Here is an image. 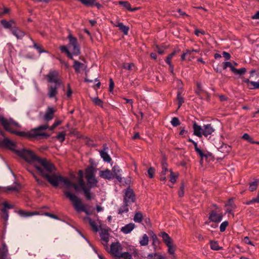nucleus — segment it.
Segmentation results:
<instances>
[{
  "label": "nucleus",
  "mask_w": 259,
  "mask_h": 259,
  "mask_svg": "<svg viewBox=\"0 0 259 259\" xmlns=\"http://www.w3.org/2000/svg\"><path fill=\"white\" fill-rule=\"evenodd\" d=\"M143 220V216L142 213L137 212L134 217V221L136 223H141Z\"/></svg>",
  "instance_id": "obj_34"
},
{
  "label": "nucleus",
  "mask_w": 259,
  "mask_h": 259,
  "mask_svg": "<svg viewBox=\"0 0 259 259\" xmlns=\"http://www.w3.org/2000/svg\"><path fill=\"white\" fill-rule=\"evenodd\" d=\"M243 240H244V243H245L246 244H249V245H251L252 246H254V244H253V243L250 240L249 237H248V236L245 237L244 238Z\"/></svg>",
  "instance_id": "obj_55"
},
{
  "label": "nucleus",
  "mask_w": 259,
  "mask_h": 259,
  "mask_svg": "<svg viewBox=\"0 0 259 259\" xmlns=\"http://www.w3.org/2000/svg\"><path fill=\"white\" fill-rule=\"evenodd\" d=\"M8 248L5 243L3 242L0 248V259H6L8 254Z\"/></svg>",
  "instance_id": "obj_23"
},
{
  "label": "nucleus",
  "mask_w": 259,
  "mask_h": 259,
  "mask_svg": "<svg viewBox=\"0 0 259 259\" xmlns=\"http://www.w3.org/2000/svg\"><path fill=\"white\" fill-rule=\"evenodd\" d=\"M151 238L153 240V245L158 243V238L157 237V236L154 233H152V234L151 235Z\"/></svg>",
  "instance_id": "obj_62"
},
{
  "label": "nucleus",
  "mask_w": 259,
  "mask_h": 259,
  "mask_svg": "<svg viewBox=\"0 0 259 259\" xmlns=\"http://www.w3.org/2000/svg\"><path fill=\"white\" fill-rule=\"evenodd\" d=\"M185 185L184 181H182L181 185L179 188V197H183L185 194Z\"/></svg>",
  "instance_id": "obj_42"
},
{
  "label": "nucleus",
  "mask_w": 259,
  "mask_h": 259,
  "mask_svg": "<svg viewBox=\"0 0 259 259\" xmlns=\"http://www.w3.org/2000/svg\"><path fill=\"white\" fill-rule=\"evenodd\" d=\"M0 121L2 122V125L6 131L21 137L32 138L37 137H48L49 136L48 134L40 132L41 130H46L48 128L47 124L41 125L27 133H25L17 131L13 129L14 127H20V126L11 118L1 117Z\"/></svg>",
  "instance_id": "obj_3"
},
{
  "label": "nucleus",
  "mask_w": 259,
  "mask_h": 259,
  "mask_svg": "<svg viewBox=\"0 0 259 259\" xmlns=\"http://www.w3.org/2000/svg\"><path fill=\"white\" fill-rule=\"evenodd\" d=\"M0 146L7 148L14 152L28 163L33 165L39 172L42 168H46L48 170L52 167L47 162L46 159H42L36 156L32 151L25 149H16V144L8 138H5L2 141H0Z\"/></svg>",
  "instance_id": "obj_2"
},
{
  "label": "nucleus",
  "mask_w": 259,
  "mask_h": 259,
  "mask_svg": "<svg viewBox=\"0 0 259 259\" xmlns=\"http://www.w3.org/2000/svg\"><path fill=\"white\" fill-rule=\"evenodd\" d=\"M183 19L185 22L190 20V16L179 9V20Z\"/></svg>",
  "instance_id": "obj_29"
},
{
  "label": "nucleus",
  "mask_w": 259,
  "mask_h": 259,
  "mask_svg": "<svg viewBox=\"0 0 259 259\" xmlns=\"http://www.w3.org/2000/svg\"><path fill=\"white\" fill-rule=\"evenodd\" d=\"M242 138L246 141L251 140V137L247 133H245L243 135Z\"/></svg>",
  "instance_id": "obj_61"
},
{
  "label": "nucleus",
  "mask_w": 259,
  "mask_h": 259,
  "mask_svg": "<svg viewBox=\"0 0 259 259\" xmlns=\"http://www.w3.org/2000/svg\"><path fill=\"white\" fill-rule=\"evenodd\" d=\"M193 135L201 138L203 136V126L198 125L196 121H194L193 124Z\"/></svg>",
  "instance_id": "obj_14"
},
{
  "label": "nucleus",
  "mask_w": 259,
  "mask_h": 259,
  "mask_svg": "<svg viewBox=\"0 0 259 259\" xmlns=\"http://www.w3.org/2000/svg\"><path fill=\"white\" fill-rule=\"evenodd\" d=\"M197 89L195 90V93L199 97H200L201 92L204 93V91L202 89V84L200 82L197 81L196 82Z\"/></svg>",
  "instance_id": "obj_33"
},
{
  "label": "nucleus",
  "mask_w": 259,
  "mask_h": 259,
  "mask_svg": "<svg viewBox=\"0 0 259 259\" xmlns=\"http://www.w3.org/2000/svg\"><path fill=\"white\" fill-rule=\"evenodd\" d=\"M64 195L72 203L74 209L78 212L83 211L87 215L91 214L90 211L85 207L81 200L75 193L69 191H63Z\"/></svg>",
  "instance_id": "obj_5"
},
{
  "label": "nucleus",
  "mask_w": 259,
  "mask_h": 259,
  "mask_svg": "<svg viewBox=\"0 0 259 259\" xmlns=\"http://www.w3.org/2000/svg\"><path fill=\"white\" fill-rule=\"evenodd\" d=\"M99 175L100 177L105 179L111 180L113 178V174L109 169L100 171Z\"/></svg>",
  "instance_id": "obj_20"
},
{
  "label": "nucleus",
  "mask_w": 259,
  "mask_h": 259,
  "mask_svg": "<svg viewBox=\"0 0 259 259\" xmlns=\"http://www.w3.org/2000/svg\"><path fill=\"white\" fill-rule=\"evenodd\" d=\"M81 3L87 6H92L96 0H79Z\"/></svg>",
  "instance_id": "obj_50"
},
{
  "label": "nucleus",
  "mask_w": 259,
  "mask_h": 259,
  "mask_svg": "<svg viewBox=\"0 0 259 259\" xmlns=\"http://www.w3.org/2000/svg\"><path fill=\"white\" fill-rule=\"evenodd\" d=\"M1 24L5 28H10L14 24V22L13 20L7 21L5 20H2L1 21Z\"/></svg>",
  "instance_id": "obj_31"
},
{
  "label": "nucleus",
  "mask_w": 259,
  "mask_h": 259,
  "mask_svg": "<svg viewBox=\"0 0 259 259\" xmlns=\"http://www.w3.org/2000/svg\"><path fill=\"white\" fill-rule=\"evenodd\" d=\"M100 237L104 246L107 247V244L109 241V234L106 229H102L100 233Z\"/></svg>",
  "instance_id": "obj_12"
},
{
  "label": "nucleus",
  "mask_w": 259,
  "mask_h": 259,
  "mask_svg": "<svg viewBox=\"0 0 259 259\" xmlns=\"http://www.w3.org/2000/svg\"><path fill=\"white\" fill-rule=\"evenodd\" d=\"M154 173L155 170L153 167H151L148 169V174L150 178H153L154 177Z\"/></svg>",
  "instance_id": "obj_52"
},
{
  "label": "nucleus",
  "mask_w": 259,
  "mask_h": 259,
  "mask_svg": "<svg viewBox=\"0 0 259 259\" xmlns=\"http://www.w3.org/2000/svg\"><path fill=\"white\" fill-rule=\"evenodd\" d=\"M135 226L134 223H129L121 228V231L124 234H127L131 233L135 228Z\"/></svg>",
  "instance_id": "obj_19"
},
{
  "label": "nucleus",
  "mask_w": 259,
  "mask_h": 259,
  "mask_svg": "<svg viewBox=\"0 0 259 259\" xmlns=\"http://www.w3.org/2000/svg\"><path fill=\"white\" fill-rule=\"evenodd\" d=\"M55 110L52 107H49L44 115L45 120L49 121L53 118Z\"/></svg>",
  "instance_id": "obj_17"
},
{
  "label": "nucleus",
  "mask_w": 259,
  "mask_h": 259,
  "mask_svg": "<svg viewBox=\"0 0 259 259\" xmlns=\"http://www.w3.org/2000/svg\"><path fill=\"white\" fill-rule=\"evenodd\" d=\"M229 225V222L227 221H224L222 222L220 226V230L221 232H224L225 231L227 227Z\"/></svg>",
  "instance_id": "obj_44"
},
{
  "label": "nucleus",
  "mask_w": 259,
  "mask_h": 259,
  "mask_svg": "<svg viewBox=\"0 0 259 259\" xmlns=\"http://www.w3.org/2000/svg\"><path fill=\"white\" fill-rule=\"evenodd\" d=\"M65 135L64 132H61L56 136V138L60 142H63L65 139Z\"/></svg>",
  "instance_id": "obj_45"
},
{
  "label": "nucleus",
  "mask_w": 259,
  "mask_h": 259,
  "mask_svg": "<svg viewBox=\"0 0 259 259\" xmlns=\"http://www.w3.org/2000/svg\"><path fill=\"white\" fill-rule=\"evenodd\" d=\"M68 38V46H62L60 47V50L62 52L65 53L69 59L73 60V56H77L80 54V47L75 37L69 34Z\"/></svg>",
  "instance_id": "obj_4"
},
{
  "label": "nucleus",
  "mask_w": 259,
  "mask_h": 259,
  "mask_svg": "<svg viewBox=\"0 0 259 259\" xmlns=\"http://www.w3.org/2000/svg\"><path fill=\"white\" fill-rule=\"evenodd\" d=\"M223 56L225 58L226 60H229L231 58V55L230 53L223 51L222 53Z\"/></svg>",
  "instance_id": "obj_57"
},
{
  "label": "nucleus",
  "mask_w": 259,
  "mask_h": 259,
  "mask_svg": "<svg viewBox=\"0 0 259 259\" xmlns=\"http://www.w3.org/2000/svg\"><path fill=\"white\" fill-rule=\"evenodd\" d=\"M188 141L189 142H191L193 144V145L194 146L195 151V152L199 155V156L201 157V160L200 161H202L203 160V156H205L204 155V153L203 152V150L200 149L198 147L197 143L195 142L194 140L191 139V138H189L188 139Z\"/></svg>",
  "instance_id": "obj_16"
},
{
  "label": "nucleus",
  "mask_w": 259,
  "mask_h": 259,
  "mask_svg": "<svg viewBox=\"0 0 259 259\" xmlns=\"http://www.w3.org/2000/svg\"><path fill=\"white\" fill-rule=\"evenodd\" d=\"M166 246L168 247V252L171 254H173L175 252L174 248L172 246V242L168 244V245H166Z\"/></svg>",
  "instance_id": "obj_53"
},
{
  "label": "nucleus",
  "mask_w": 259,
  "mask_h": 259,
  "mask_svg": "<svg viewBox=\"0 0 259 259\" xmlns=\"http://www.w3.org/2000/svg\"><path fill=\"white\" fill-rule=\"evenodd\" d=\"M119 4L131 11H133L135 10L131 9V5L130 3L127 2H120Z\"/></svg>",
  "instance_id": "obj_49"
},
{
  "label": "nucleus",
  "mask_w": 259,
  "mask_h": 259,
  "mask_svg": "<svg viewBox=\"0 0 259 259\" xmlns=\"http://www.w3.org/2000/svg\"><path fill=\"white\" fill-rule=\"evenodd\" d=\"M135 195L132 189L128 188L125 190L123 202L125 204L133 203L135 201Z\"/></svg>",
  "instance_id": "obj_7"
},
{
  "label": "nucleus",
  "mask_w": 259,
  "mask_h": 259,
  "mask_svg": "<svg viewBox=\"0 0 259 259\" xmlns=\"http://www.w3.org/2000/svg\"><path fill=\"white\" fill-rule=\"evenodd\" d=\"M58 73L56 71H51L47 75V79L49 82H53L55 85H60L61 81L58 79Z\"/></svg>",
  "instance_id": "obj_8"
},
{
  "label": "nucleus",
  "mask_w": 259,
  "mask_h": 259,
  "mask_svg": "<svg viewBox=\"0 0 259 259\" xmlns=\"http://www.w3.org/2000/svg\"><path fill=\"white\" fill-rule=\"evenodd\" d=\"M130 204H125L124 202V204L121 206L118 209V213L122 214L123 213L127 212L128 211V206Z\"/></svg>",
  "instance_id": "obj_40"
},
{
  "label": "nucleus",
  "mask_w": 259,
  "mask_h": 259,
  "mask_svg": "<svg viewBox=\"0 0 259 259\" xmlns=\"http://www.w3.org/2000/svg\"><path fill=\"white\" fill-rule=\"evenodd\" d=\"M227 67H229L231 71H232V69L234 68V66L230 62L225 61L223 62V69L224 70L226 69Z\"/></svg>",
  "instance_id": "obj_47"
},
{
  "label": "nucleus",
  "mask_w": 259,
  "mask_h": 259,
  "mask_svg": "<svg viewBox=\"0 0 259 259\" xmlns=\"http://www.w3.org/2000/svg\"><path fill=\"white\" fill-rule=\"evenodd\" d=\"M222 214H218L215 210H211L209 214L208 220L213 223H219L223 219Z\"/></svg>",
  "instance_id": "obj_10"
},
{
  "label": "nucleus",
  "mask_w": 259,
  "mask_h": 259,
  "mask_svg": "<svg viewBox=\"0 0 259 259\" xmlns=\"http://www.w3.org/2000/svg\"><path fill=\"white\" fill-rule=\"evenodd\" d=\"M85 179L87 181L89 188L97 186L98 181L95 178V170L92 167H88L85 171Z\"/></svg>",
  "instance_id": "obj_6"
},
{
  "label": "nucleus",
  "mask_w": 259,
  "mask_h": 259,
  "mask_svg": "<svg viewBox=\"0 0 259 259\" xmlns=\"http://www.w3.org/2000/svg\"><path fill=\"white\" fill-rule=\"evenodd\" d=\"M31 41L33 42V47L36 49L39 54L42 53H47V52L44 50L40 45H38L33 41L32 39Z\"/></svg>",
  "instance_id": "obj_37"
},
{
  "label": "nucleus",
  "mask_w": 259,
  "mask_h": 259,
  "mask_svg": "<svg viewBox=\"0 0 259 259\" xmlns=\"http://www.w3.org/2000/svg\"><path fill=\"white\" fill-rule=\"evenodd\" d=\"M92 101L95 105L100 106L102 108L103 107L102 101L98 97L92 98Z\"/></svg>",
  "instance_id": "obj_46"
},
{
  "label": "nucleus",
  "mask_w": 259,
  "mask_h": 259,
  "mask_svg": "<svg viewBox=\"0 0 259 259\" xmlns=\"http://www.w3.org/2000/svg\"><path fill=\"white\" fill-rule=\"evenodd\" d=\"M170 172V180L169 181L172 184H174L176 181V177L174 175L172 171L171 170H169Z\"/></svg>",
  "instance_id": "obj_54"
},
{
  "label": "nucleus",
  "mask_w": 259,
  "mask_h": 259,
  "mask_svg": "<svg viewBox=\"0 0 259 259\" xmlns=\"http://www.w3.org/2000/svg\"><path fill=\"white\" fill-rule=\"evenodd\" d=\"M73 67L77 73H79L81 71L86 69L87 66L85 63L79 62L76 60H74Z\"/></svg>",
  "instance_id": "obj_15"
},
{
  "label": "nucleus",
  "mask_w": 259,
  "mask_h": 259,
  "mask_svg": "<svg viewBox=\"0 0 259 259\" xmlns=\"http://www.w3.org/2000/svg\"><path fill=\"white\" fill-rule=\"evenodd\" d=\"M217 149L219 151L222 153H227L230 151L231 147L226 144L222 143V145L220 147H217Z\"/></svg>",
  "instance_id": "obj_25"
},
{
  "label": "nucleus",
  "mask_w": 259,
  "mask_h": 259,
  "mask_svg": "<svg viewBox=\"0 0 259 259\" xmlns=\"http://www.w3.org/2000/svg\"><path fill=\"white\" fill-rule=\"evenodd\" d=\"M122 246L120 243L115 242L111 244L110 252L115 256L117 257L121 252Z\"/></svg>",
  "instance_id": "obj_9"
},
{
  "label": "nucleus",
  "mask_w": 259,
  "mask_h": 259,
  "mask_svg": "<svg viewBox=\"0 0 259 259\" xmlns=\"http://www.w3.org/2000/svg\"><path fill=\"white\" fill-rule=\"evenodd\" d=\"M215 131V129L211 123L204 124L203 126V136L207 137Z\"/></svg>",
  "instance_id": "obj_13"
},
{
  "label": "nucleus",
  "mask_w": 259,
  "mask_h": 259,
  "mask_svg": "<svg viewBox=\"0 0 259 259\" xmlns=\"http://www.w3.org/2000/svg\"><path fill=\"white\" fill-rule=\"evenodd\" d=\"M171 124L174 126H177L178 125V118L174 117L170 121Z\"/></svg>",
  "instance_id": "obj_56"
},
{
  "label": "nucleus",
  "mask_w": 259,
  "mask_h": 259,
  "mask_svg": "<svg viewBox=\"0 0 259 259\" xmlns=\"http://www.w3.org/2000/svg\"><path fill=\"white\" fill-rule=\"evenodd\" d=\"M232 72L235 74L242 75L246 72V69L244 67H242L240 69H237L234 67V68L232 69Z\"/></svg>",
  "instance_id": "obj_32"
},
{
  "label": "nucleus",
  "mask_w": 259,
  "mask_h": 259,
  "mask_svg": "<svg viewBox=\"0 0 259 259\" xmlns=\"http://www.w3.org/2000/svg\"><path fill=\"white\" fill-rule=\"evenodd\" d=\"M157 253H149L147 256V259H156L155 258V257L157 256ZM157 259V258H156Z\"/></svg>",
  "instance_id": "obj_60"
},
{
  "label": "nucleus",
  "mask_w": 259,
  "mask_h": 259,
  "mask_svg": "<svg viewBox=\"0 0 259 259\" xmlns=\"http://www.w3.org/2000/svg\"><path fill=\"white\" fill-rule=\"evenodd\" d=\"M140 244L141 246H146L149 243V238L147 234H144L139 240Z\"/></svg>",
  "instance_id": "obj_30"
},
{
  "label": "nucleus",
  "mask_w": 259,
  "mask_h": 259,
  "mask_svg": "<svg viewBox=\"0 0 259 259\" xmlns=\"http://www.w3.org/2000/svg\"><path fill=\"white\" fill-rule=\"evenodd\" d=\"M243 82L246 83L247 87L249 90L259 89V79L257 81H253L249 80L248 78H244Z\"/></svg>",
  "instance_id": "obj_11"
},
{
  "label": "nucleus",
  "mask_w": 259,
  "mask_h": 259,
  "mask_svg": "<svg viewBox=\"0 0 259 259\" xmlns=\"http://www.w3.org/2000/svg\"><path fill=\"white\" fill-rule=\"evenodd\" d=\"M193 58L194 57L190 50H186L181 56V58L182 61H191Z\"/></svg>",
  "instance_id": "obj_21"
},
{
  "label": "nucleus",
  "mask_w": 259,
  "mask_h": 259,
  "mask_svg": "<svg viewBox=\"0 0 259 259\" xmlns=\"http://www.w3.org/2000/svg\"><path fill=\"white\" fill-rule=\"evenodd\" d=\"M108 148H104V149L100 151V155L103 160L108 162H110L111 161V158L107 152Z\"/></svg>",
  "instance_id": "obj_24"
},
{
  "label": "nucleus",
  "mask_w": 259,
  "mask_h": 259,
  "mask_svg": "<svg viewBox=\"0 0 259 259\" xmlns=\"http://www.w3.org/2000/svg\"><path fill=\"white\" fill-rule=\"evenodd\" d=\"M31 172L33 175L34 178L35 179V181L37 182V184L39 185L42 186V185H45V183L42 181L38 179L33 173H32V172Z\"/></svg>",
  "instance_id": "obj_58"
},
{
  "label": "nucleus",
  "mask_w": 259,
  "mask_h": 259,
  "mask_svg": "<svg viewBox=\"0 0 259 259\" xmlns=\"http://www.w3.org/2000/svg\"><path fill=\"white\" fill-rule=\"evenodd\" d=\"M118 26L120 30L122 31V32H127L129 28L127 26H125L122 23H119Z\"/></svg>",
  "instance_id": "obj_48"
},
{
  "label": "nucleus",
  "mask_w": 259,
  "mask_h": 259,
  "mask_svg": "<svg viewBox=\"0 0 259 259\" xmlns=\"http://www.w3.org/2000/svg\"><path fill=\"white\" fill-rule=\"evenodd\" d=\"M233 209L232 207H228L225 210V214L229 213L234 215Z\"/></svg>",
  "instance_id": "obj_63"
},
{
  "label": "nucleus",
  "mask_w": 259,
  "mask_h": 259,
  "mask_svg": "<svg viewBox=\"0 0 259 259\" xmlns=\"http://www.w3.org/2000/svg\"><path fill=\"white\" fill-rule=\"evenodd\" d=\"M91 188H87L82 190L85 198L88 200H91L93 198V195L91 192Z\"/></svg>",
  "instance_id": "obj_38"
},
{
  "label": "nucleus",
  "mask_w": 259,
  "mask_h": 259,
  "mask_svg": "<svg viewBox=\"0 0 259 259\" xmlns=\"http://www.w3.org/2000/svg\"><path fill=\"white\" fill-rule=\"evenodd\" d=\"M59 85H51L49 87L48 96L50 98H56L57 89Z\"/></svg>",
  "instance_id": "obj_18"
},
{
  "label": "nucleus",
  "mask_w": 259,
  "mask_h": 259,
  "mask_svg": "<svg viewBox=\"0 0 259 259\" xmlns=\"http://www.w3.org/2000/svg\"><path fill=\"white\" fill-rule=\"evenodd\" d=\"M159 235L162 237L166 245H168V244L171 243V239L166 233L164 232H161Z\"/></svg>",
  "instance_id": "obj_26"
},
{
  "label": "nucleus",
  "mask_w": 259,
  "mask_h": 259,
  "mask_svg": "<svg viewBox=\"0 0 259 259\" xmlns=\"http://www.w3.org/2000/svg\"><path fill=\"white\" fill-rule=\"evenodd\" d=\"M167 166V163L165 162L164 160H163L161 162L162 171H161L160 175H165L166 172L168 171Z\"/></svg>",
  "instance_id": "obj_41"
},
{
  "label": "nucleus",
  "mask_w": 259,
  "mask_h": 259,
  "mask_svg": "<svg viewBox=\"0 0 259 259\" xmlns=\"http://www.w3.org/2000/svg\"><path fill=\"white\" fill-rule=\"evenodd\" d=\"M84 220L88 221L90 225L95 232H97L99 231V223L98 222L93 220L92 219L88 217L85 218Z\"/></svg>",
  "instance_id": "obj_22"
},
{
  "label": "nucleus",
  "mask_w": 259,
  "mask_h": 259,
  "mask_svg": "<svg viewBox=\"0 0 259 259\" xmlns=\"http://www.w3.org/2000/svg\"><path fill=\"white\" fill-rule=\"evenodd\" d=\"M134 66L133 64H125L123 65V67L127 70L132 69V67Z\"/></svg>",
  "instance_id": "obj_64"
},
{
  "label": "nucleus",
  "mask_w": 259,
  "mask_h": 259,
  "mask_svg": "<svg viewBox=\"0 0 259 259\" xmlns=\"http://www.w3.org/2000/svg\"><path fill=\"white\" fill-rule=\"evenodd\" d=\"M47 162L51 165L52 167L48 170L46 168H42L40 174L45 178L48 182H49L53 186L57 187L58 186L60 182H62L64 185V191H70V188L73 187L76 192H79L81 190H83L88 188L85 186V182L81 178H79L78 180V184L71 182L67 178L62 177L60 174L57 172V170L55 166L49 161L47 160Z\"/></svg>",
  "instance_id": "obj_1"
},
{
  "label": "nucleus",
  "mask_w": 259,
  "mask_h": 259,
  "mask_svg": "<svg viewBox=\"0 0 259 259\" xmlns=\"http://www.w3.org/2000/svg\"><path fill=\"white\" fill-rule=\"evenodd\" d=\"M1 211H2V213H3V218L5 220H7L8 219V218H9V212H8V211L5 208H3L1 209Z\"/></svg>",
  "instance_id": "obj_51"
},
{
  "label": "nucleus",
  "mask_w": 259,
  "mask_h": 259,
  "mask_svg": "<svg viewBox=\"0 0 259 259\" xmlns=\"http://www.w3.org/2000/svg\"><path fill=\"white\" fill-rule=\"evenodd\" d=\"M210 248L213 250H220L223 249V247H221L219 245V243L217 241L210 240L209 242Z\"/></svg>",
  "instance_id": "obj_27"
},
{
  "label": "nucleus",
  "mask_w": 259,
  "mask_h": 259,
  "mask_svg": "<svg viewBox=\"0 0 259 259\" xmlns=\"http://www.w3.org/2000/svg\"><path fill=\"white\" fill-rule=\"evenodd\" d=\"M117 257L122 259H132V255L127 252H121Z\"/></svg>",
  "instance_id": "obj_39"
},
{
  "label": "nucleus",
  "mask_w": 259,
  "mask_h": 259,
  "mask_svg": "<svg viewBox=\"0 0 259 259\" xmlns=\"http://www.w3.org/2000/svg\"><path fill=\"white\" fill-rule=\"evenodd\" d=\"M113 171L115 175L116 178L118 180L119 182L122 181V178L121 176L115 172V166L113 168Z\"/></svg>",
  "instance_id": "obj_59"
},
{
  "label": "nucleus",
  "mask_w": 259,
  "mask_h": 259,
  "mask_svg": "<svg viewBox=\"0 0 259 259\" xmlns=\"http://www.w3.org/2000/svg\"><path fill=\"white\" fill-rule=\"evenodd\" d=\"M254 203H259V193H258V195L256 197L253 198L252 199L249 201H247L245 202H243V203L246 205H250Z\"/></svg>",
  "instance_id": "obj_43"
},
{
  "label": "nucleus",
  "mask_w": 259,
  "mask_h": 259,
  "mask_svg": "<svg viewBox=\"0 0 259 259\" xmlns=\"http://www.w3.org/2000/svg\"><path fill=\"white\" fill-rule=\"evenodd\" d=\"M18 214L21 216V217H31L34 215L37 214V212H28V211H25L24 210H20L18 211Z\"/></svg>",
  "instance_id": "obj_28"
},
{
  "label": "nucleus",
  "mask_w": 259,
  "mask_h": 259,
  "mask_svg": "<svg viewBox=\"0 0 259 259\" xmlns=\"http://www.w3.org/2000/svg\"><path fill=\"white\" fill-rule=\"evenodd\" d=\"M258 184V181L255 180L254 181L249 184V190L251 192H253L256 190Z\"/></svg>",
  "instance_id": "obj_36"
},
{
  "label": "nucleus",
  "mask_w": 259,
  "mask_h": 259,
  "mask_svg": "<svg viewBox=\"0 0 259 259\" xmlns=\"http://www.w3.org/2000/svg\"><path fill=\"white\" fill-rule=\"evenodd\" d=\"M224 207H232L233 209H236L237 206L234 203V198H229L228 200L227 203L225 204Z\"/></svg>",
  "instance_id": "obj_35"
}]
</instances>
